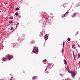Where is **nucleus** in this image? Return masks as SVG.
Masks as SVG:
<instances>
[{"instance_id": "1", "label": "nucleus", "mask_w": 80, "mask_h": 80, "mask_svg": "<svg viewBox=\"0 0 80 80\" xmlns=\"http://www.w3.org/2000/svg\"><path fill=\"white\" fill-rule=\"evenodd\" d=\"M6 57L7 59H8L9 60H11V59L13 58V56L10 54L7 55H6Z\"/></svg>"}, {"instance_id": "2", "label": "nucleus", "mask_w": 80, "mask_h": 80, "mask_svg": "<svg viewBox=\"0 0 80 80\" xmlns=\"http://www.w3.org/2000/svg\"><path fill=\"white\" fill-rule=\"evenodd\" d=\"M38 48H36L34 47L33 49L32 52L33 53H36V52H38Z\"/></svg>"}, {"instance_id": "3", "label": "nucleus", "mask_w": 80, "mask_h": 80, "mask_svg": "<svg viewBox=\"0 0 80 80\" xmlns=\"http://www.w3.org/2000/svg\"><path fill=\"white\" fill-rule=\"evenodd\" d=\"M68 12H66L64 14H63L62 15V18H63L64 17H65L67 15H68Z\"/></svg>"}, {"instance_id": "4", "label": "nucleus", "mask_w": 80, "mask_h": 80, "mask_svg": "<svg viewBox=\"0 0 80 80\" xmlns=\"http://www.w3.org/2000/svg\"><path fill=\"white\" fill-rule=\"evenodd\" d=\"M72 78H74V77H75V75H76V73H75V72H72Z\"/></svg>"}, {"instance_id": "5", "label": "nucleus", "mask_w": 80, "mask_h": 80, "mask_svg": "<svg viewBox=\"0 0 80 80\" xmlns=\"http://www.w3.org/2000/svg\"><path fill=\"white\" fill-rule=\"evenodd\" d=\"M48 38V36L47 35H46L44 36V39L45 40H47Z\"/></svg>"}, {"instance_id": "6", "label": "nucleus", "mask_w": 80, "mask_h": 80, "mask_svg": "<svg viewBox=\"0 0 80 80\" xmlns=\"http://www.w3.org/2000/svg\"><path fill=\"white\" fill-rule=\"evenodd\" d=\"M2 61H5L7 60V59L5 57H3L2 58Z\"/></svg>"}, {"instance_id": "7", "label": "nucleus", "mask_w": 80, "mask_h": 80, "mask_svg": "<svg viewBox=\"0 0 80 80\" xmlns=\"http://www.w3.org/2000/svg\"><path fill=\"white\" fill-rule=\"evenodd\" d=\"M76 15V13L75 12H74L73 13V14L72 15V17H75V16Z\"/></svg>"}, {"instance_id": "8", "label": "nucleus", "mask_w": 80, "mask_h": 80, "mask_svg": "<svg viewBox=\"0 0 80 80\" xmlns=\"http://www.w3.org/2000/svg\"><path fill=\"white\" fill-rule=\"evenodd\" d=\"M64 63L65 65H67V62L65 59L64 60Z\"/></svg>"}, {"instance_id": "9", "label": "nucleus", "mask_w": 80, "mask_h": 80, "mask_svg": "<svg viewBox=\"0 0 80 80\" xmlns=\"http://www.w3.org/2000/svg\"><path fill=\"white\" fill-rule=\"evenodd\" d=\"M68 71L69 73H71V75H72V73H73L72 72H70V71L68 70Z\"/></svg>"}, {"instance_id": "10", "label": "nucleus", "mask_w": 80, "mask_h": 80, "mask_svg": "<svg viewBox=\"0 0 80 80\" xmlns=\"http://www.w3.org/2000/svg\"><path fill=\"white\" fill-rule=\"evenodd\" d=\"M80 58V54L78 53V58Z\"/></svg>"}, {"instance_id": "11", "label": "nucleus", "mask_w": 80, "mask_h": 80, "mask_svg": "<svg viewBox=\"0 0 80 80\" xmlns=\"http://www.w3.org/2000/svg\"><path fill=\"white\" fill-rule=\"evenodd\" d=\"M36 78V76H34L32 78V80H35Z\"/></svg>"}, {"instance_id": "12", "label": "nucleus", "mask_w": 80, "mask_h": 80, "mask_svg": "<svg viewBox=\"0 0 80 80\" xmlns=\"http://www.w3.org/2000/svg\"><path fill=\"white\" fill-rule=\"evenodd\" d=\"M10 30H13V27H11L10 28Z\"/></svg>"}, {"instance_id": "13", "label": "nucleus", "mask_w": 80, "mask_h": 80, "mask_svg": "<svg viewBox=\"0 0 80 80\" xmlns=\"http://www.w3.org/2000/svg\"><path fill=\"white\" fill-rule=\"evenodd\" d=\"M60 75L61 77H63V75L62 74V73H60Z\"/></svg>"}, {"instance_id": "14", "label": "nucleus", "mask_w": 80, "mask_h": 80, "mask_svg": "<svg viewBox=\"0 0 80 80\" xmlns=\"http://www.w3.org/2000/svg\"><path fill=\"white\" fill-rule=\"evenodd\" d=\"M62 45H63V47H64V46H65V43H64V42H63Z\"/></svg>"}, {"instance_id": "15", "label": "nucleus", "mask_w": 80, "mask_h": 80, "mask_svg": "<svg viewBox=\"0 0 80 80\" xmlns=\"http://www.w3.org/2000/svg\"><path fill=\"white\" fill-rule=\"evenodd\" d=\"M18 15V12H16L15 14V15H16V16H17Z\"/></svg>"}, {"instance_id": "16", "label": "nucleus", "mask_w": 80, "mask_h": 80, "mask_svg": "<svg viewBox=\"0 0 80 80\" xmlns=\"http://www.w3.org/2000/svg\"><path fill=\"white\" fill-rule=\"evenodd\" d=\"M9 23H13V22L12 21H9Z\"/></svg>"}, {"instance_id": "17", "label": "nucleus", "mask_w": 80, "mask_h": 80, "mask_svg": "<svg viewBox=\"0 0 80 80\" xmlns=\"http://www.w3.org/2000/svg\"><path fill=\"white\" fill-rule=\"evenodd\" d=\"M72 48H73V49H75V47H74V45H72Z\"/></svg>"}, {"instance_id": "18", "label": "nucleus", "mask_w": 80, "mask_h": 80, "mask_svg": "<svg viewBox=\"0 0 80 80\" xmlns=\"http://www.w3.org/2000/svg\"><path fill=\"white\" fill-rule=\"evenodd\" d=\"M68 41H70V38H69L68 39Z\"/></svg>"}, {"instance_id": "19", "label": "nucleus", "mask_w": 80, "mask_h": 80, "mask_svg": "<svg viewBox=\"0 0 80 80\" xmlns=\"http://www.w3.org/2000/svg\"><path fill=\"white\" fill-rule=\"evenodd\" d=\"M19 10V8H17L16 9V10Z\"/></svg>"}, {"instance_id": "20", "label": "nucleus", "mask_w": 80, "mask_h": 80, "mask_svg": "<svg viewBox=\"0 0 80 80\" xmlns=\"http://www.w3.org/2000/svg\"><path fill=\"white\" fill-rule=\"evenodd\" d=\"M46 61H47V60L44 59L43 60V62H46Z\"/></svg>"}, {"instance_id": "21", "label": "nucleus", "mask_w": 80, "mask_h": 80, "mask_svg": "<svg viewBox=\"0 0 80 80\" xmlns=\"http://www.w3.org/2000/svg\"><path fill=\"white\" fill-rule=\"evenodd\" d=\"M10 19H11V20H12V19H13V17H11Z\"/></svg>"}, {"instance_id": "22", "label": "nucleus", "mask_w": 80, "mask_h": 80, "mask_svg": "<svg viewBox=\"0 0 80 80\" xmlns=\"http://www.w3.org/2000/svg\"><path fill=\"white\" fill-rule=\"evenodd\" d=\"M73 56L74 57H75V55H74V52H73Z\"/></svg>"}, {"instance_id": "23", "label": "nucleus", "mask_w": 80, "mask_h": 80, "mask_svg": "<svg viewBox=\"0 0 80 80\" xmlns=\"http://www.w3.org/2000/svg\"><path fill=\"white\" fill-rule=\"evenodd\" d=\"M49 73V72H46V73Z\"/></svg>"}, {"instance_id": "24", "label": "nucleus", "mask_w": 80, "mask_h": 80, "mask_svg": "<svg viewBox=\"0 0 80 80\" xmlns=\"http://www.w3.org/2000/svg\"><path fill=\"white\" fill-rule=\"evenodd\" d=\"M78 47H80V45H78Z\"/></svg>"}, {"instance_id": "25", "label": "nucleus", "mask_w": 80, "mask_h": 80, "mask_svg": "<svg viewBox=\"0 0 80 80\" xmlns=\"http://www.w3.org/2000/svg\"><path fill=\"white\" fill-rule=\"evenodd\" d=\"M78 65H79V66L80 67V63H79Z\"/></svg>"}, {"instance_id": "26", "label": "nucleus", "mask_w": 80, "mask_h": 80, "mask_svg": "<svg viewBox=\"0 0 80 80\" xmlns=\"http://www.w3.org/2000/svg\"><path fill=\"white\" fill-rule=\"evenodd\" d=\"M47 70V68H46V69H45V70L46 71V70Z\"/></svg>"}, {"instance_id": "27", "label": "nucleus", "mask_w": 80, "mask_h": 80, "mask_svg": "<svg viewBox=\"0 0 80 80\" xmlns=\"http://www.w3.org/2000/svg\"><path fill=\"white\" fill-rule=\"evenodd\" d=\"M62 52H63V49H62Z\"/></svg>"}, {"instance_id": "28", "label": "nucleus", "mask_w": 80, "mask_h": 80, "mask_svg": "<svg viewBox=\"0 0 80 80\" xmlns=\"http://www.w3.org/2000/svg\"><path fill=\"white\" fill-rule=\"evenodd\" d=\"M23 73H25V71H23Z\"/></svg>"}, {"instance_id": "29", "label": "nucleus", "mask_w": 80, "mask_h": 80, "mask_svg": "<svg viewBox=\"0 0 80 80\" xmlns=\"http://www.w3.org/2000/svg\"><path fill=\"white\" fill-rule=\"evenodd\" d=\"M79 63H80V61H79Z\"/></svg>"}, {"instance_id": "30", "label": "nucleus", "mask_w": 80, "mask_h": 80, "mask_svg": "<svg viewBox=\"0 0 80 80\" xmlns=\"http://www.w3.org/2000/svg\"><path fill=\"white\" fill-rule=\"evenodd\" d=\"M78 32H77V34H78Z\"/></svg>"}, {"instance_id": "31", "label": "nucleus", "mask_w": 80, "mask_h": 80, "mask_svg": "<svg viewBox=\"0 0 80 80\" xmlns=\"http://www.w3.org/2000/svg\"><path fill=\"white\" fill-rule=\"evenodd\" d=\"M56 58V57H55V58Z\"/></svg>"}]
</instances>
